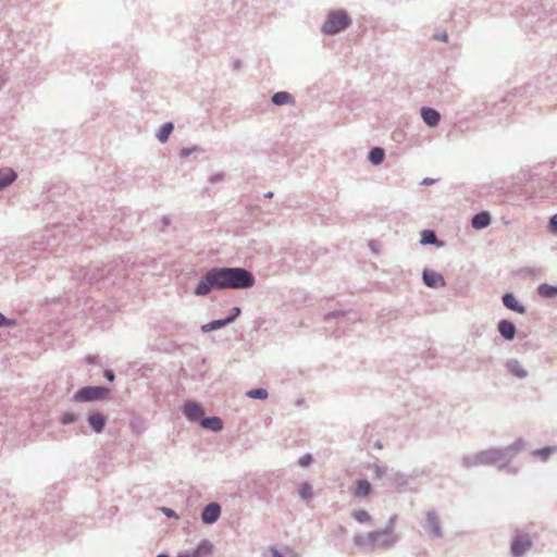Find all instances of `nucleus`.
<instances>
[{
	"label": "nucleus",
	"mask_w": 557,
	"mask_h": 557,
	"mask_svg": "<svg viewBox=\"0 0 557 557\" xmlns=\"http://www.w3.org/2000/svg\"><path fill=\"white\" fill-rule=\"evenodd\" d=\"M371 493V484L367 480H359L354 491V495L357 497H364Z\"/></svg>",
	"instance_id": "17"
},
{
	"label": "nucleus",
	"mask_w": 557,
	"mask_h": 557,
	"mask_svg": "<svg viewBox=\"0 0 557 557\" xmlns=\"http://www.w3.org/2000/svg\"><path fill=\"white\" fill-rule=\"evenodd\" d=\"M184 413L190 420H197L203 414L202 408L196 403H187L184 406Z\"/></svg>",
	"instance_id": "12"
},
{
	"label": "nucleus",
	"mask_w": 557,
	"mask_h": 557,
	"mask_svg": "<svg viewBox=\"0 0 557 557\" xmlns=\"http://www.w3.org/2000/svg\"><path fill=\"white\" fill-rule=\"evenodd\" d=\"M16 178V173L12 169L0 170V189L13 183Z\"/></svg>",
	"instance_id": "15"
},
{
	"label": "nucleus",
	"mask_w": 557,
	"mask_h": 557,
	"mask_svg": "<svg viewBox=\"0 0 557 557\" xmlns=\"http://www.w3.org/2000/svg\"><path fill=\"white\" fill-rule=\"evenodd\" d=\"M499 454V451L497 450H492V451H487V453H483L480 458L482 460H495L496 459V456Z\"/></svg>",
	"instance_id": "29"
},
{
	"label": "nucleus",
	"mask_w": 557,
	"mask_h": 557,
	"mask_svg": "<svg viewBox=\"0 0 557 557\" xmlns=\"http://www.w3.org/2000/svg\"><path fill=\"white\" fill-rule=\"evenodd\" d=\"M272 101L276 106H283L287 103H294V98L286 91H278L273 95Z\"/></svg>",
	"instance_id": "18"
},
{
	"label": "nucleus",
	"mask_w": 557,
	"mask_h": 557,
	"mask_svg": "<svg viewBox=\"0 0 557 557\" xmlns=\"http://www.w3.org/2000/svg\"><path fill=\"white\" fill-rule=\"evenodd\" d=\"M232 321H234V317H227L226 319H223V320H215V321H212L210 323L202 325V331L210 332L213 330H218V329L231 323Z\"/></svg>",
	"instance_id": "19"
},
{
	"label": "nucleus",
	"mask_w": 557,
	"mask_h": 557,
	"mask_svg": "<svg viewBox=\"0 0 557 557\" xmlns=\"http://www.w3.org/2000/svg\"><path fill=\"white\" fill-rule=\"evenodd\" d=\"M110 391L102 386H87L83 387L74 395L73 399L76 403H86L94 400H103L109 398Z\"/></svg>",
	"instance_id": "3"
},
{
	"label": "nucleus",
	"mask_w": 557,
	"mask_h": 557,
	"mask_svg": "<svg viewBox=\"0 0 557 557\" xmlns=\"http://www.w3.org/2000/svg\"><path fill=\"white\" fill-rule=\"evenodd\" d=\"M423 281L430 287H438L445 284L443 276L435 272H424Z\"/></svg>",
	"instance_id": "13"
},
{
	"label": "nucleus",
	"mask_w": 557,
	"mask_h": 557,
	"mask_svg": "<svg viewBox=\"0 0 557 557\" xmlns=\"http://www.w3.org/2000/svg\"><path fill=\"white\" fill-rule=\"evenodd\" d=\"M384 150L382 148L375 147L369 153V160L371 163L377 165L381 164L384 160Z\"/></svg>",
	"instance_id": "22"
},
{
	"label": "nucleus",
	"mask_w": 557,
	"mask_h": 557,
	"mask_svg": "<svg viewBox=\"0 0 557 557\" xmlns=\"http://www.w3.org/2000/svg\"><path fill=\"white\" fill-rule=\"evenodd\" d=\"M61 421L63 424L73 423L76 421V416L72 412L65 413L63 414Z\"/></svg>",
	"instance_id": "30"
},
{
	"label": "nucleus",
	"mask_w": 557,
	"mask_h": 557,
	"mask_svg": "<svg viewBox=\"0 0 557 557\" xmlns=\"http://www.w3.org/2000/svg\"><path fill=\"white\" fill-rule=\"evenodd\" d=\"M255 278L250 272L242 268H214L206 273L198 283L195 294L205 296L212 289H242L253 286Z\"/></svg>",
	"instance_id": "1"
},
{
	"label": "nucleus",
	"mask_w": 557,
	"mask_h": 557,
	"mask_svg": "<svg viewBox=\"0 0 557 557\" xmlns=\"http://www.w3.org/2000/svg\"><path fill=\"white\" fill-rule=\"evenodd\" d=\"M162 511L168 516V517H176L175 512L170 509V508H162Z\"/></svg>",
	"instance_id": "34"
},
{
	"label": "nucleus",
	"mask_w": 557,
	"mask_h": 557,
	"mask_svg": "<svg viewBox=\"0 0 557 557\" xmlns=\"http://www.w3.org/2000/svg\"><path fill=\"white\" fill-rule=\"evenodd\" d=\"M549 224L552 232L557 233V213L552 216Z\"/></svg>",
	"instance_id": "32"
},
{
	"label": "nucleus",
	"mask_w": 557,
	"mask_h": 557,
	"mask_svg": "<svg viewBox=\"0 0 557 557\" xmlns=\"http://www.w3.org/2000/svg\"><path fill=\"white\" fill-rule=\"evenodd\" d=\"M173 131L172 123H165L161 126L157 137L161 143H165Z\"/></svg>",
	"instance_id": "23"
},
{
	"label": "nucleus",
	"mask_w": 557,
	"mask_h": 557,
	"mask_svg": "<svg viewBox=\"0 0 557 557\" xmlns=\"http://www.w3.org/2000/svg\"><path fill=\"white\" fill-rule=\"evenodd\" d=\"M106 417L102 413L96 412L91 413L88 417V423L91 426V429L97 432L101 433L106 425Z\"/></svg>",
	"instance_id": "10"
},
{
	"label": "nucleus",
	"mask_w": 557,
	"mask_h": 557,
	"mask_svg": "<svg viewBox=\"0 0 557 557\" xmlns=\"http://www.w3.org/2000/svg\"><path fill=\"white\" fill-rule=\"evenodd\" d=\"M158 557H169L168 555L161 554Z\"/></svg>",
	"instance_id": "40"
},
{
	"label": "nucleus",
	"mask_w": 557,
	"mask_h": 557,
	"mask_svg": "<svg viewBox=\"0 0 557 557\" xmlns=\"http://www.w3.org/2000/svg\"><path fill=\"white\" fill-rule=\"evenodd\" d=\"M441 39H442V40H446V39H447V36H446V35L441 36Z\"/></svg>",
	"instance_id": "39"
},
{
	"label": "nucleus",
	"mask_w": 557,
	"mask_h": 557,
	"mask_svg": "<svg viewBox=\"0 0 557 557\" xmlns=\"http://www.w3.org/2000/svg\"><path fill=\"white\" fill-rule=\"evenodd\" d=\"M556 450H557L556 447H545V448L535 450L533 453V455L539 457L542 460H546Z\"/></svg>",
	"instance_id": "25"
},
{
	"label": "nucleus",
	"mask_w": 557,
	"mask_h": 557,
	"mask_svg": "<svg viewBox=\"0 0 557 557\" xmlns=\"http://www.w3.org/2000/svg\"><path fill=\"white\" fill-rule=\"evenodd\" d=\"M498 331L502 334V336L508 341L513 339L516 335V326L507 320L499 321Z\"/></svg>",
	"instance_id": "11"
},
{
	"label": "nucleus",
	"mask_w": 557,
	"mask_h": 557,
	"mask_svg": "<svg viewBox=\"0 0 557 557\" xmlns=\"http://www.w3.org/2000/svg\"><path fill=\"white\" fill-rule=\"evenodd\" d=\"M491 223V216L488 212H481L473 216L472 226L476 230L484 228Z\"/></svg>",
	"instance_id": "14"
},
{
	"label": "nucleus",
	"mask_w": 557,
	"mask_h": 557,
	"mask_svg": "<svg viewBox=\"0 0 557 557\" xmlns=\"http://www.w3.org/2000/svg\"><path fill=\"white\" fill-rule=\"evenodd\" d=\"M352 517L356 521L360 523H367L371 520L369 512L363 509L354 511Z\"/></svg>",
	"instance_id": "24"
},
{
	"label": "nucleus",
	"mask_w": 557,
	"mask_h": 557,
	"mask_svg": "<svg viewBox=\"0 0 557 557\" xmlns=\"http://www.w3.org/2000/svg\"><path fill=\"white\" fill-rule=\"evenodd\" d=\"M507 369L510 371V373H512L515 376L519 379H523L528 374L527 370H524L522 364L515 359L507 362Z\"/></svg>",
	"instance_id": "16"
},
{
	"label": "nucleus",
	"mask_w": 557,
	"mask_h": 557,
	"mask_svg": "<svg viewBox=\"0 0 557 557\" xmlns=\"http://www.w3.org/2000/svg\"><path fill=\"white\" fill-rule=\"evenodd\" d=\"M503 302L506 308L519 314H523L525 312V308L516 299L512 294L504 295Z\"/></svg>",
	"instance_id": "9"
},
{
	"label": "nucleus",
	"mask_w": 557,
	"mask_h": 557,
	"mask_svg": "<svg viewBox=\"0 0 557 557\" xmlns=\"http://www.w3.org/2000/svg\"><path fill=\"white\" fill-rule=\"evenodd\" d=\"M221 513V508L216 503H211L205 507L201 518L205 523H213L218 520Z\"/></svg>",
	"instance_id": "5"
},
{
	"label": "nucleus",
	"mask_w": 557,
	"mask_h": 557,
	"mask_svg": "<svg viewBox=\"0 0 557 557\" xmlns=\"http://www.w3.org/2000/svg\"><path fill=\"white\" fill-rule=\"evenodd\" d=\"M421 116L425 124H428L431 127L436 126L440 123L441 119L440 113L432 108H422Z\"/></svg>",
	"instance_id": "8"
},
{
	"label": "nucleus",
	"mask_w": 557,
	"mask_h": 557,
	"mask_svg": "<svg viewBox=\"0 0 557 557\" xmlns=\"http://www.w3.org/2000/svg\"><path fill=\"white\" fill-rule=\"evenodd\" d=\"M434 182L435 181L432 180V178H424L422 183L425 184V185H430V184H433Z\"/></svg>",
	"instance_id": "38"
},
{
	"label": "nucleus",
	"mask_w": 557,
	"mask_h": 557,
	"mask_svg": "<svg viewBox=\"0 0 557 557\" xmlns=\"http://www.w3.org/2000/svg\"><path fill=\"white\" fill-rule=\"evenodd\" d=\"M424 528L433 536H438L441 534L440 521L434 512L430 511L426 513Z\"/></svg>",
	"instance_id": "7"
},
{
	"label": "nucleus",
	"mask_w": 557,
	"mask_h": 557,
	"mask_svg": "<svg viewBox=\"0 0 557 557\" xmlns=\"http://www.w3.org/2000/svg\"><path fill=\"white\" fill-rule=\"evenodd\" d=\"M247 396L250 398L265 399L268 392L264 388H256L247 392Z\"/></svg>",
	"instance_id": "27"
},
{
	"label": "nucleus",
	"mask_w": 557,
	"mask_h": 557,
	"mask_svg": "<svg viewBox=\"0 0 557 557\" xmlns=\"http://www.w3.org/2000/svg\"><path fill=\"white\" fill-rule=\"evenodd\" d=\"M312 460V457L310 454H306L305 456H302L300 459H299V465L301 467H307L308 465H310Z\"/></svg>",
	"instance_id": "31"
},
{
	"label": "nucleus",
	"mask_w": 557,
	"mask_h": 557,
	"mask_svg": "<svg viewBox=\"0 0 557 557\" xmlns=\"http://www.w3.org/2000/svg\"><path fill=\"white\" fill-rule=\"evenodd\" d=\"M10 324L11 322L2 313H0V326Z\"/></svg>",
	"instance_id": "33"
},
{
	"label": "nucleus",
	"mask_w": 557,
	"mask_h": 557,
	"mask_svg": "<svg viewBox=\"0 0 557 557\" xmlns=\"http://www.w3.org/2000/svg\"><path fill=\"white\" fill-rule=\"evenodd\" d=\"M350 18L345 11L337 10L327 14L322 32L329 35L337 34L348 27Z\"/></svg>",
	"instance_id": "2"
},
{
	"label": "nucleus",
	"mask_w": 557,
	"mask_h": 557,
	"mask_svg": "<svg viewBox=\"0 0 557 557\" xmlns=\"http://www.w3.org/2000/svg\"><path fill=\"white\" fill-rule=\"evenodd\" d=\"M104 376H106L110 382H112V381L114 380V374H113V372H112V371H110V370H107V371L104 372Z\"/></svg>",
	"instance_id": "35"
},
{
	"label": "nucleus",
	"mask_w": 557,
	"mask_h": 557,
	"mask_svg": "<svg viewBox=\"0 0 557 557\" xmlns=\"http://www.w3.org/2000/svg\"><path fill=\"white\" fill-rule=\"evenodd\" d=\"M539 294L544 298H553L557 296V287L548 284H542L539 286Z\"/></svg>",
	"instance_id": "21"
},
{
	"label": "nucleus",
	"mask_w": 557,
	"mask_h": 557,
	"mask_svg": "<svg viewBox=\"0 0 557 557\" xmlns=\"http://www.w3.org/2000/svg\"><path fill=\"white\" fill-rule=\"evenodd\" d=\"M531 547V542L529 539L523 536H517L512 541L511 552L515 556H521Z\"/></svg>",
	"instance_id": "6"
},
{
	"label": "nucleus",
	"mask_w": 557,
	"mask_h": 557,
	"mask_svg": "<svg viewBox=\"0 0 557 557\" xmlns=\"http://www.w3.org/2000/svg\"><path fill=\"white\" fill-rule=\"evenodd\" d=\"M201 425L206 429H210L212 431H220L223 428V423L220 418L212 417L206 418L201 421Z\"/></svg>",
	"instance_id": "20"
},
{
	"label": "nucleus",
	"mask_w": 557,
	"mask_h": 557,
	"mask_svg": "<svg viewBox=\"0 0 557 557\" xmlns=\"http://www.w3.org/2000/svg\"><path fill=\"white\" fill-rule=\"evenodd\" d=\"M272 555L273 557H282L281 553L277 549L272 548Z\"/></svg>",
	"instance_id": "37"
},
{
	"label": "nucleus",
	"mask_w": 557,
	"mask_h": 557,
	"mask_svg": "<svg viewBox=\"0 0 557 557\" xmlns=\"http://www.w3.org/2000/svg\"><path fill=\"white\" fill-rule=\"evenodd\" d=\"M239 313H240V309L238 307H235V308H233V314L231 317H234V319H235L236 317L239 315Z\"/></svg>",
	"instance_id": "36"
},
{
	"label": "nucleus",
	"mask_w": 557,
	"mask_h": 557,
	"mask_svg": "<svg viewBox=\"0 0 557 557\" xmlns=\"http://www.w3.org/2000/svg\"><path fill=\"white\" fill-rule=\"evenodd\" d=\"M436 242V236L432 231H424L422 233V244H434Z\"/></svg>",
	"instance_id": "28"
},
{
	"label": "nucleus",
	"mask_w": 557,
	"mask_h": 557,
	"mask_svg": "<svg viewBox=\"0 0 557 557\" xmlns=\"http://www.w3.org/2000/svg\"><path fill=\"white\" fill-rule=\"evenodd\" d=\"M211 553L212 544L209 541H203L195 549L182 553L177 557H208Z\"/></svg>",
	"instance_id": "4"
},
{
	"label": "nucleus",
	"mask_w": 557,
	"mask_h": 557,
	"mask_svg": "<svg viewBox=\"0 0 557 557\" xmlns=\"http://www.w3.org/2000/svg\"><path fill=\"white\" fill-rule=\"evenodd\" d=\"M299 495L305 500H310L312 497V487L308 483H304L299 487Z\"/></svg>",
	"instance_id": "26"
}]
</instances>
